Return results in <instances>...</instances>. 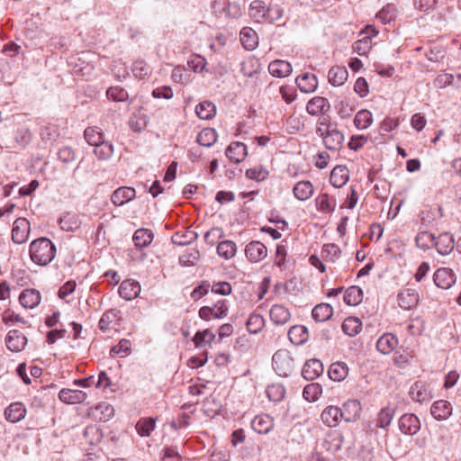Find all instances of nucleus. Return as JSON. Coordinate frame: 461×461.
Listing matches in <instances>:
<instances>
[{
  "mask_svg": "<svg viewBox=\"0 0 461 461\" xmlns=\"http://www.w3.org/2000/svg\"><path fill=\"white\" fill-rule=\"evenodd\" d=\"M316 133L322 138L326 149L333 151L339 150L344 142V135L337 129V123L331 122L330 118H323Z\"/></svg>",
  "mask_w": 461,
  "mask_h": 461,
  "instance_id": "1",
  "label": "nucleus"
},
{
  "mask_svg": "<svg viewBox=\"0 0 461 461\" xmlns=\"http://www.w3.org/2000/svg\"><path fill=\"white\" fill-rule=\"evenodd\" d=\"M56 247L50 240L40 238L31 242V260L40 266H46L55 257Z\"/></svg>",
  "mask_w": 461,
  "mask_h": 461,
  "instance_id": "2",
  "label": "nucleus"
},
{
  "mask_svg": "<svg viewBox=\"0 0 461 461\" xmlns=\"http://www.w3.org/2000/svg\"><path fill=\"white\" fill-rule=\"evenodd\" d=\"M272 366L279 376L287 377L295 368L294 360L287 349L277 350L272 357Z\"/></svg>",
  "mask_w": 461,
  "mask_h": 461,
  "instance_id": "3",
  "label": "nucleus"
},
{
  "mask_svg": "<svg viewBox=\"0 0 461 461\" xmlns=\"http://www.w3.org/2000/svg\"><path fill=\"white\" fill-rule=\"evenodd\" d=\"M398 426L402 434L414 436L420 429V421L415 414L405 413L400 417Z\"/></svg>",
  "mask_w": 461,
  "mask_h": 461,
  "instance_id": "4",
  "label": "nucleus"
},
{
  "mask_svg": "<svg viewBox=\"0 0 461 461\" xmlns=\"http://www.w3.org/2000/svg\"><path fill=\"white\" fill-rule=\"evenodd\" d=\"M245 254L250 262L258 263L267 256V249L262 242L252 240L247 244Z\"/></svg>",
  "mask_w": 461,
  "mask_h": 461,
  "instance_id": "5",
  "label": "nucleus"
},
{
  "mask_svg": "<svg viewBox=\"0 0 461 461\" xmlns=\"http://www.w3.org/2000/svg\"><path fill=\"white\" fill-rule=\"evenodd\" d=\"M29 238V221L26 218L20 217L16 219L13 225L12 239L14 243L23 244Z\"/></svg>",
  "mask_w": 461,
  "mask_h": 461,
  "instance_id": "6",
  "label": "nucleus"
},
{
  "mask_svg": "<svg viewBox=\"0 0 461 461\" xmlns=\"http://www.w3.org/2000/svg\"><path fill=\"white\" fill-rule=\"evenodd\" d=\"M340 409V419L347 422L357 420L361 414V404L357 400H348Z\"/></svg>",
  "mask_w": 461,
  "mask_h": 461,
  "instance_id": "7",
  "label": "nucleus"
},
{
  "mask_svg": "<svg viewBox=\"0 0 461 461\" xmlns=\"http://www.w3.org/2000/svg\"><path fill=\"white\" fill-rule=\"evenodd\" d=\"M456 275L452 269L441 267L433 276L435 285L442 289H448L456 283Z\"/></svg>",
  "mask_w": 461,
  "mask_h": 461,
  "instance_id": "8",
  "label": "nucleus"
},
{
  "mask_svg": "<svg viewBox=\"0 0 461 461\" xmlns=\"http://www.w3.org/2000/svg\"><path fill=\"white\" fill-rule=\"evenodd\" d=\"M409 394L411 398L418 402H428L432 398V393L428 385L423 381H416L411 387Z\"/></svg>",
  "mask_w": 461,
  "mask_h": 461,
  "instance_id": "9",
  "label": "nucleus"
},
{
  "mask_svg": "<svg viewBox=\"0 0 461 461\" xmlns=\"http://www.w3.org/2000/svg\"><path fill=\"white\" fill-rule=\"evenodd\" d=\"M136 191L133 187L121 186L114 190L111 195V202L114 206H122L133 200Z\"/></svg>",
  "mask_w": 461,
  "mask_h": 461,
  "instance_id": "10",
  "label": "nucleus"
},
{
  "mask_svg": "<svg viewBox=\"0 0 461 461\" xmlns=\"http://www.w3.org/2000/svg\"><path fill=\"white\" fill-rule=\"evenodd\" d=\"M344 437L339 430L329 431L322 442V447L330 453H336L341 449Z\"/></svg>",
  "mask_w": 461,
  "mask_h": 461,
  "instance_id": "11",
  "label": "nucleus"
},
{
  "mask_svg": "<svg viewBox=\"0 0 461 461\" xmlns=\"http://www.w3.org/2000/svg\"><path fill=\"white\" fill-rule=\"evenodd\" d=\"M212 8L217 15L225 14L229 18H238L240 15L237 5H231L228 0H214Z\"/></svg>",
  "mask_w": 461,
  "mask_h": 461,
  "instance_id": "12",
  "label": "nucleus"
},
{
  "mask_svg": "<svg viewBox=\"0 0 461 461\" xmlns=\"http://www.w3.org/2000/svg\"><path fill=\"white\" fill-rule=\"evenodd\" d=\"M324 367L321 360L312 358L305 362L303 369L302 375L304 379L312 381L319 377L323 373Z\"/></svg>",
  "mask_w": 461,
  "mask_h": 461,
  "instance_id": "13",
  "label": "nucleus"
},
{
  "mask_svg": "<svg viewBox=\"0 0 461 461\" xmlns=\"http://www.w3.org/2000/svg\"><path fill=\"white\" fill-rule=\"evenodd\" d=\"M86 397V393L78 389L63 388L59 393V400L66 404L81 403Z\"/></svg>",
  "mask_w": 461,
  "mask_h": 461,
  "instance_id": "14",
  "label": "nucleus"
},
{
  "mask_svg": "<svg viewBox=\"0 0 461 461\" xmlns=\"http://www.w3.org/2000/svg\"><path fill=\"white\" fill-rule=\"evenodd\" d=\"M452 405L449 402L445 400H438L432 403L430 407V413L437 420H446L452 414Z\"/></svg>",
  "mask_w": 461,
  "mask_h": 461,
  "instance_id": "15",
  "label": "nucleus"
},
{
  "mask_svg": "<svg viewBox=\"0 0 461 461\" xmlns=\"http://www.w3.org/2000/svg\"><path fill=\"white\" fill-rule=\"evenodd\" d=\"M7 348L11 351L19 352L23 350L27 344V338L17 330H10L5 338Z\"/></svg>",
  "mask_w": 461,
  "mask_h": 461,
  "instance_id": "16",
  "label": "nucleus"
},
{
  "mask_svg": "<svg viewBox=\"0 0 461 461\" xmlns=\"http://www.w3.org/2000/svg\"><path fill=\"white\" fill-rule=\"evenodd\" d=\"M121 311L117 309H110L104 312L98 322L99 329L105 332L110 329H115V327L119 324Z\"/></svg>",
  "mask_w": 461,
  "mask_h": 461,
  "instance_id": "17",
  "label": "nucleus"
},
{
  "mask_svg": "<svg viewBox=\"0 0 461 461\" xmlns=\"http://www.w3.org/2000/svg\"><path fill=\"white\" fill-rule=\"evenodd\" d=\"M140 292V284L131 279L122 281L118 289L119 295L127 301L136 298Z\"/></svg>",
  "mask_w": 461,
  "mask_h": 461,
  "instance_id": "18",
  "label": "nucleus"
},
{
  "mask_svg": "<svg viewBox=\"0 0 461 461\" xmlns=\"http://www.w3.org/2000/svg\"><path fill=\"white\" fill-rule=\"evenodd\" d=\"M225 154L230 161L240 163L243 161L248 155L247 146L240 141L232 142L226 149Z\"/></svg>",
  "mask_w": 461,
  "mask_h": 461,
  "instance_id": "19",
  "label": "nucleus"
},
{
  "mask_svg": "<svg viewBox=\"0 0 461 461\" xmlns=\"http://www.w3.org/2000/svg\"><path fill=\"white\" fill-rule=\"evenodd\" d=\"M330 108L327 98L315 96L312 98L306 105V111L311 115L325 114Z\"/></svg>",
  "mask_w": 461,
  "mask_h": 461,
  "instance_id": "20",
  "label": "nucleus"
},
{
  "mask_svg": "<svg viewBox=\"0 0 461 461\" xmlns=\"http://www.w3.org/2000/svg\"><path fill=\"white\" fill-rule=\"evenodd\" d=\"M398 345V338L393 333L383 334L376 341V349L384 354L388 355L393 352Z\"/></svg>",
  "mask_w": 461,
  "mask_h": 461,
  "instance_id": "21",
  "label": "nucleus"
},
{
  "mask_svg": "<svg viewBox=\"0 0 461 461\" xmlns=\"http://www.w3.org/2000/svg\"><path fill=\"white\" fill-rule=\"evenodd\" d=\"M419 302L418 293L411 288H406L398 294V304L404 310L415 307Z\"/></svg>",
  "mask_w": 461,
  "mask_h": 461,
  "instance_id": "22",
  "label": "nucleus"
},
{
  "mask_svg": "<svg viewBox=\"0 0 461 461\" xmlns=\"http://www.w3.org/2000/svg\"><path fill=\"white\" fill-rule=\"evenodd\" d=\"M296 86L303 93H312L318 86V79L314 74L304 73L295 79Z\"/></svg>",
  "mask_w": 461,
  "mask_h": 461,
  "instance_id": "23",
  "label": "nucleus"
},
{
  "mask_svg": "<svg viewBox=\"0 0 461 461\" xmlns=\"http://www.w3.org/2000/svg\"><path fill=\"white\" fill-rule=\"evenodd\" d=\"M271 321L276 325H285L291 319V312L283 304H274L269 312Z\"/></svg>",
  "mask_w": 461,
  "mask_h": 461,
  "instance_id": "24",
  "label": "nucleus"
},
{
  "mask_svg": "<svg viewBox=\"0 0 461 461\" xmlns=\"http://www.w3.org/2000/svg\"><path fill=\"white\" fill-rule=\"evenodd\" d=\"M349 179V170L346 166L338 165L334 167L330 173V182L336 187L340 188L347 184Z\"/></svg>",
  "mask_w": 461,
  "mask_h": 461,
  "instance_id": "25",
  "label": "nucleus"
},
{
  "mask_svg": "<svg viewBox=\"0 0 461 461\" xmlns=\"http://www.w3.org/2000/svg\"><path fill=\"white\" fill-rule=\"evenodd\" d=\"M434 247L440 255H448L455 248L453 236L447 232L441 233L435 238Z\"/></svg>",
  "mask_w": 461,
  "mask_h": 461,
  "instance_id": "26",
  "label": "nucleus"
},
{
  "mask_svg": "<svg viewBox=\"0 0 461 461\" xmlns=\"http://www.w3.org/2000/svg\"><path fill=\"white\" fill-rule=\"evenodd\" d=\"M25 415L26 408L20 402L11 403L5 411V419L12 423L20 421Z\"/></svg>",
  "mask_w": 461,
  "mask_h": 461,
  "instance_id": "27",
  "label": "nucleus"
},
{
  "mask_svg": "<svg viewBox=\"0 0 461 461\" xmlns=\"http://www.w3.org/2000/svg\"><path fill=\"white\" fill-rule=\"evenodd\" d=\"M251 427L258 434H267L273 429L274 421L269 415H257L251 421Z\"/></svg>",
  "mask_w": 461,
  "mask_h": 461,
  "instance_id": "28",
  "label": "nucleus"
},
{
  "mask_svg": "<svg viewBox=\"0 0 461 461\" xmlns=\"http://www.w3.org/2000/svg\"><path fill=\"white\" fill-rule=\"evenodd\" d=\"M292 65L285 60L276 59L269 63L268 71L276 77H285L292 73Z\"/></svg>",
  "mask_w": 461,
  "mask_h": 461,
  "instance_id": "29",
  "label": "nucleus"
},
{
  "mask_svg": "<svg viewBox=\"0 0 461 461\" xmlns=\"http://www.w3.org/2000/svg\"><path fill=\"white\" fill-rule=\"evenodd\" d=\"M321 421L330 428L336 427L340 419V409L334 405L325 407L321 414Z\"/></svg>",
  "mask_w": 461,
  "mask_h": 461,
  "instance_id": "30",
  "label": "nucleus"
},
{
  "mask_svg": "<svg viewBox=\"0 0 461 461\" xmlns=\"http://www.w3.org/2000/svg\"><path fill=\"white\" fill-rule=\"evenodd\" d=\"M267 6L262 0H254L249 5V14L258 23L266 22Z\"/></svg>",
  "mask_w": 461,
  "mask_h": 461,
  "instance_id": "31",
  "label": "nucleus"
},
{
  "mask_svg": "<svg viewBox=\"0 0 461 461\" xmlns=\"http://www.w3.org/2000/svg\"><path fill=\"white\" fill-rule=\"evenodd\" d=\"M288 338L294 345H303L308 340V330L303 325H294L288 330Z\"/></svg>",
  "mask_w": 461,
  "mask_h": 461,
  "instance_id": "32",
  "label": "nucleus"
},
{
  "mask_svg": "<svg viewBox=\"0 0 461 461\" xmlns=\"http://www.w3.org/2000/svg\"><path fill=\"white\" fill-rule=\"evenodd\" d=\"M314 192L312 184L310 181H300L293 188L294 195L299 201L310 199Z\"/></svg>",
  "mask_w": 461,
  "mask_h": 461,
  "instance_id": "33",
  "label": "nucleus"
},
{
  "mask_svg": "<svg viewBox=\"0 0 461 461\" xmlns=\"http://www.w3.org/2000/svg\"><path fill=\"white\" fill-rule=\"evenodd\" d=\"M154 234L149 229H138L132 237V240L137 249L148 247L153 240Z\"/></svg>",
  "mask_w": 461,
  "mask_h": 461,
  "instance_id": "34",
  "label": "nucleus"
},
{
  "mask_svg": "<svg viewBox=\"0 0 461 461\" xmlns=\"http://www.w3.org/2000/svg\"><path fill=\"white\" fill-rule=\"evenodd\" d=\"M348 374V367L345 362H335L330 366L329 377L335 382L343 381Z\"/></svg>",
  "mask_w": 461,
  "mask_h": 461,
  "instance_id": "35",
  "label": "nucleus"
},
{
  "mask_svg": "<svg viewBox=\"0 0 461 461\" xmlns=\"http://www.w3.org/2000/svg\"><path fill=\"white\" fill-rule=\"evenodd\" d=\"M333 315V308L329 303H321L317 304L312 311V316L315 321L323 322L330 320Z\"/></svg>",
  "mask_w": 461,
  "mask_h": 461,
  "instance_id": "36",
  "label": "nucleus"
},
{
  "mask_svg": "<svg viewBox=\"0 0 461 461\" xmlns=\"http://www.w3.org/2000/svg\"><path fill=\"white\" fill-rule=\"evenodd\" d=\"M348 76V73L345 67L335 66L330 69L328 79L332 86H339L344 84Z\"/></svg>",
  "mask_w": 461,
  "mask_h": 461,
  "instance_id": "37",
  "label": "nucleus"
},
{
  "mask_svg": "<svg viewBox=\"0 0 461 461\" xmlns=\"http://www.w3.org/2000/svg\"><path fill=\"white\" fill-rule=\"evenodd\" d=\"M197 238L198 234L194 230L185 229L176 232L172 236V242L178 246H185L196 240Z\"/></svg>",
  "mask_w": 461,
  "mask_h": 461,
  "instance_id": "38",
  "label": "nucleus"
},
{
  "mask_svg": "<svg viewBox=\"0 0 461 461\" xmlns=\"http://www.w3.org/2000/svg\"><path fill=\"white\" fill-rule=\"evenodd\" d=\"M53 395L47 386H41V390L33 396V402L31 403L33 407L45 408L50 404Z\"/></svg>",
  "mask_w": 461,
  "mask_h": 461,
  "instance_id": "39",
  "label": "nucleus"
},
{
  "mask_svg": "<svg viewBox=\"0 0 461 461\" xmlns=\"http://www.w3.org/2000/svg\"><path fill=\"white\" fill-rule=\"evenodd\" d=\"M342 330L345 334L354 337L362 330V321L357 317H348L342 322Z\"/></svg>",
  "mask_w": 461,
  "mask_h": 461,
  "instance_id": "40",
  "label": "nucleus"
},
{
  "mask_svg": "<svg viewBox=\"0 0 461 461\" xmlns=\"http://www.w3.org/2000/svg\"><path fill=\"white\" fill-rule=\"evenodd\" d=\"M316 208L321 212H330L335 210L336 199L330 197L328 194H320L315 199Z\"/></svg>",
  "mask_w": 461,
  "mask_h": 461,
  "instance_id": "41",
  "label": "nucleus"
},
{
  "mask_svg": "<svg viewBox=\"0 0 461 461\" xmlns=\"http://www.w3.org/2000/svg\"><path fill=\"white\" fill-rule=\"evenodd\" d=\"M195 113L200 119L211 120L216 114V106L210 101H203L196 105Z\"/></svg>",
  "mask_w": 461,
  "mask_h": 461,
  "instance_id": "42",
  "label": "nucleus"
},
{
  "mask_svg": "<svg viewBox=\"0 0 461 461\" xmlns=\"http://www.w3.org/2000/svg\"><path fill=\"white\" fill-rule=\"evenodd\" d=\"M363 300V291L359 286L352 285L345 291L344 302L350 306L359 304Z\"/></svg>",
  "mask_w": 461,
  "mask_h": 461,
  "instance_id": "43",
  "label": "nucleus"
},
{
  "mask_svg": "<svg viewBox=\"0 0 461 461\" xmlns=\"http://www.w3.org/2000/svg\"><path fill=\"white\" fill-rule=\"evenodd\" d=\"M217 132L212 128H204L197 135L196 141L199 145L211 147L217 141Z\"/></svg>",
  "mask_w": 461,
  "mask_h": 461,
  "instance_id": "44",
  "label": "nucleus"
},
{
  "mask_svg": "<svg viewBox=\"0 0 461 461\" xmlns=\"http://www.w3.org/2000/svg\"><path fill=\"white\" fill-rule=\"evenodd\" d=\"M240 42L249 50H254L258 45L257 33L251 28H243L240 32Z\"/></svg>",
  "mask_w": 461,
  "mask_h": 461,
  "instance_id": "45",
  "label": "nucleus"
},
{
  "mask_svg": "<svg viewBox=\"0 0 461 461\" xmlns=\"http://www.w3.org/2000/svg\"><path fill=\"white\" fill-rule=\"evenodd\" d=\"M156 420L151 417L141 418L136 423L135 429L140 437H149L155 429Z\"/></svg>",
  "mask_w": 461,
  "mask_h": 461,
  "instance_id": "46",
  "label": "nucleus"
},
{
  "mask_svg": "<svg viewBox=\"0 0 461 461\" xmlns=\"http://www.w3.org/2000/svg\"><path fill=\"white\" fill-rule=\"evenodd\" d=\"M86 142L91 146H96L104 140V133L98 127H87L84 131Z\"/></svg>",
  "mask_w": 461,
  "mask_h": 461,
  "instance_id": "47",
  "label": "nucleus"
},
{
  "mask_svg": "<svg viewBox=\"0 0 461 461\" xmlns=\"http://www.w3.org/2000/svg\"><path fill=\"white\" fill-rule=\"evenodd\" d=\"M237 251L236 243L232 240H223L217 246V253L220 257L225 259L233 258Z\"/></svg>",
  "mask_w": 461,
  "mask_h": 461,
  "instance_id": "48",
  "label": "nucleus"
},
{
  "mask_svg": "<svg viewBox=\"0 0 461 461\" xmlns=\"http://www.w3.org/2000/svg\"><path fill=\"white\" fill-rule=\"evenodd\" d=\"M395 414V410L389 406L384 407L377 414L376 426L381 429H386L392 422Z\"/></svg>",
  "mask_w": 461,
  "mask_h": 461,
  "instance_id": "49",
  "label": "nucleus"
},
{
  "mask_svg": "<svg viewBox=\"0 0 461 461\" xmlns=\"http://www.w3.org/2000/svg\"><path fill=\"white\" fill-rule=\"evenodd\" d=\"M265 320L259 313H251L246 321L247 330L249 333L257 334L263 329Z\"/></svg>",
  "mask_w": 461,
  "mask_h": 461,
  "instance_id": "50",
  "label": "nucleus"
},
{
  "mask_svg": "<svg viewBox=\"0 0 461 461\" xmlns=\"http://www.w3.org/2000/svg\"><path fill=\"white\" fill-rule=\"evenodd\" d=\"M215 339V334L209 329L197 331L194 338L193 342L196 348L204 347L206 344H211Z\"/></svg>",
  "mask_w": 461,
  "mask_h": 461,
  "instance_id": "51",
  "label": "nucleus"
},
{
  "mask_svg": "<svg viewBox=\"0 0 461 461\" xmlns=\"http://www.w3.org/2000/svg\"><path fill=\"white\" fill-rule=\"evenodd\" d=\"M94 153L99 160H107L113 154V145L110 141L104 140L95 146Z\"/></svg>",
  "mask_w": 461,
  "mask_h": 461,
  "instance_id": "52",
  "label": "nucleus"
},
{
  "mask_svg": "<svg viewBox=\"0 0 461 461\" xmlns=\"http://www.w3.org/2000/svg\"><path fill=\"white\" fill-rule=\"evenodd\" d=\"M415 242L418 248L426 250L434 247L435 236L429 231H420L415 237Z\"/></svg>",
  "mask_w": 461,
  "mask_h": 461,
  "instance_id": "53",
  "label": "nucleus"
},
{
  "mask_svg": "<svg viewBox=\"0 0 461 461\" xmlns=\"http://www.w3.org/2000/svg\"><path fill=\"white\" fill-rule=\"evenodd\" d=\"M322 393V387L318 383H312L303 388V396L309 402H315Z\"/></svg>",
  "mask_w": 461,
  "mask_h": 461,
  "instance_id": "54",
  "label": "nucleus"
},
{
  "mask_svg": "<svg viewBox=\"0 0 461 461\" xmlns=\"http://www.w3.org/2000/svg\"><path fill=\"white\" fill-rule=\"evenodd\" d=\"M84 438L90 445H97L103 438L102 430L95 425L87 426L84 430Z\"/></svg>",
  "mask_w": 461,
  "mask_h": 461,
  "instance_id": "55",
  "label": "nucleus"
},
{
  "mask_svg": "<svg viewBox=\"0 0 461 461\" xmlns=\"http://www.w3.org/2000/svg\"><path fill=\"white\" fill-rule=\"evenodd\" d=\"M61 230L66 231H74L80 227V221L77 215L67 213L59 219Z\"/></svg>",
  "mask_w": 461,
  "mask_h": 461,
  "instance_id": "56",
  "label": "nucleus"
},
{
  "mask_svg": "<svg viewBox=\"0 0 461 461\" xmlns=\"http://www.w3.org/2000/svg\"><path fill=\"white\" fill-rule=\"evenodd\" d=\"M130 128L135 132H141L148 124V119L145 114L134 113L129 120Z\"/></svg>",
  "mask_w": 461,
  "mask_h": 461,
  "instance_id": "57",
  "label": "nucleus"
},
{
  "mask_svg": "<svg viewBox=\"0 0 461 461\" xmlns=\"http://www.w3.org/2000/svg\"><path fill=\"white\" fill-rule=\"evenodd\" d=\"M200 258V252L196 249L185 251L179 257V264L183 267H194Z\"/></svg>",
  "mask_w": 461,
  "mask_h": 461,
  "instance_id": "58",
  "label": "nucleus"
},
{
  "mask_svg": "<svg viewBox=\"0 0 461 461\" xmlns=\"http://www.w3.org/2000/svg\"><path fill=\"white\" fill-rule=\"evenodd\" d=\"M372 113L367 110L358 111L354 118V124L357 129H366L371 124Z\"/></svg>",
  "mask_w": 461,
  "mask_h": 461,
  "instance_id": "59",
  "label": "nucleus"
},
{
  "mask_svg": "<svg viewBox=\"0 0 461 461\" xmlns=\"http://www.w3.org/2000/svg\"><path fill=\"white\" fill-rule=\"evenodd\" d=\"M340 249L334 243L325 244L321 249L322 258L326 261L335 262L340 256Z\"/></svg>",
  "mask_w": 461,
  "mask_h": 461,
  "instance_id": "60",
  "label": "nucleus"
},
{
  "mask_svg": "<svg viewBox=\"0 0 461 461\" xmlns=\"http://www.w3.org/2000/svg\"><path fill=\"white\" fill-rule=\"evenodd\" d=\"M106 95L113 102H124L129 98L128 92L119 86H110L106 91Z\"/></svg>",
  "mask_w": 461,
  "mask_h": 461,
  "instance_id": "61",
  "label": "nucleus"
},
{
  "mask_svg": "<svg viewBox=\"0 0 461 461\" xmlns=\"http://www.w3.org/2000/svg\"><path fill=\"white\" fill-rule=\"evenodd\" d=\"M268 175V170L261 165L249 168L246 171V176L248 178L258 182L264 181L267 178Z\"/></svg>",
  "mask_w": 461,
  "mask_h": 461,
  "instance_id": "62",
  "label": "nucleus"
},
{
  "mask_svg": "<svg viewBox=\"0 0 461 461\" xmlns=\"http://www.w3.org/2000/svg\"><path fill=\"white\" fill-rule=\"evenodd\" d=\"M258 59L249 58L241 63L240 71L247 77H252L258 73Z\"/></svg>",
  "mask_w": 461,
  "mask_h": 461,
  "instance_id": "63",
  "label": "nucleus"
},
{
  "mask_svg": "<svg viewBox=\"0 0 461 461\" xmlns=\"http://www.w3.org/2000/svg\"><path fill=\"white\" fill-rule=\"evenodd\" d=\"M267 394L270 401L279 402L285 394V389L281 384H272L267 388Z\"/></svg>",
  "mask_w": 461,
  "mask_h": 461,
  "instance_id": "64",
  "label": "nucleus"
}]
</instances>
